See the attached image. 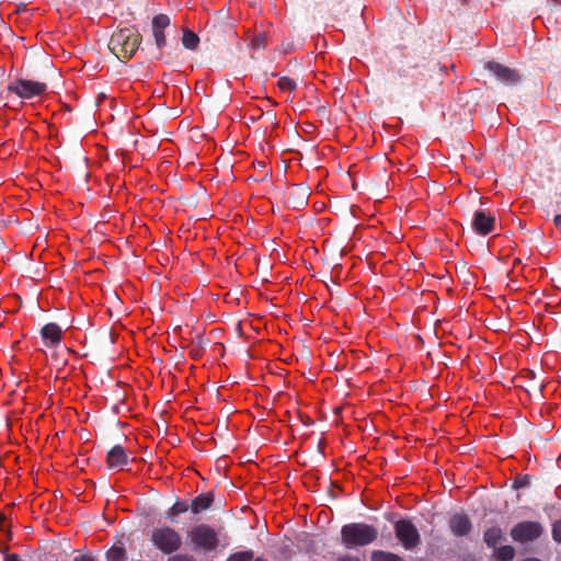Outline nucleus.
I'll use <instances>...</instances> for the list:
<instances>
[{
  "label": "nucleus",
  "mask_w": 561,
  "mask_h": 561,
  "mask_svg": "<svg viewBox=\"0 0 561 561\" xmlns=\"http://www.w3.org/2000/svg\"><path fill=\"white\" fill-rule=\"evenodd\" d=\"M141 43L137 28L124 27L113 33L108 48L122 61L130 59Z\"/></svg>",
  "instance_id": "obj_1"
},
{
  "label": "nucleus",
  "mask_w": 561,
  "mask_h": 561,
  "mask_svg": "<svg viewBox=\"0 0 561 561\" xmlns=\"http://www.w3.org/2000/svg\"><path fill=\"white\" fill-rule=\"evenodd\" d=\"M378 538V529L366 523H350L341 528V542L347 549L364 547Z\"/></svg>",
  "instance_id": "obj_2"
},
{
  "label": "nucleus",
  "mask_w": 561,
  "mask_h": 561,
  "mask_svg": "<svg viewBox=\"0 0 561 561\" xmlns=\"http://www.w3.org/2000/svg\"><path fill=\"white\" fill-rule=\"evenodd\" d=\"M150 541L163 554L170 556L182 547V536L174 528L163 525L151 530Z\"/></svg>",
  "instance_id": "obj_3"
},
{
  "label": "nucleus",
  "mask_w": 561,
  "mask_h": 561,
  "mask_svg": "<svg viewBox=\"0 0 561 561\" xmlns=\"http://www.w3.org/2000/svg\"><path fill=\"white\" fill-rule=\"evenodd\" d=\"M190 538L196 549L204 551L216 550L219 546L217 531L206 524L194 526L190 531Z\"/></svg>",
  "instance_id": "obj_4"
},
{
  "label": "nucleus",
  "mask_w": 561,
  "mask_h": 561,
  "mask_svg": "<svg viewBox=\"0 0 561 561\" xmlns=\"http://www.w3.org/2000/svg\"><path fill=\"white\" fill-rule=\"evenodd\" d=\"M394 533L398 540L407 550L414 549L421 541L419 530L411 520H398L394 524Z\"/></svg>",
  "instance_id": "obj_5"
},
{
  "label": "nucleus",
  "mask_w": 561,
  "mask_h": 561,
  "mask_svg": "<svg viewBox=\"0 0 561 561\" xmlns=\"http://www.w3.org/2000/svg\"><path fill=\"white\" fill-rule=\"evenodd\" d=\"M542 534V526L538 522H520L511 529L513 540L528 542L536 540Z\"/></svg>",
  "instance_id": "obj_6"
},
{
  "label": "nucleus",
  "mask_w": 561,
  "mask_h": 561,
  "mask_svg": "<svg viewBox=\"0 0 561 561\" xmlns=\"http://www.w3.org/2000/svg\"><path fill=\"white\" fill-rule=\"evenodd\" d=\"M47 89L46 83L19 79L9 85V91L15 93L22 99H31L33 96L42 95Z\"/></svg>",
  "instance_id": "obj_7"
},
{
  "label": "nucleus",
  "mask_w": 561,
  "mask_h": 561,
  "mask_svg": "<svg viewBox=\"0 0 561 561\" xmlns=\"http://www.w3.org/2000/svg\"><path fill=\"white\" fill-rule=\"evenodd\" d=\"M484 68L506 85H516L522 80L520 75L515 69L508 68L493 60L485 62Z\"/></svg>",
  "instance_id": "obj_8"
},
{
  "label": "nucleus",
  "mask_w": 561,
  "mask_h": 561,
  "mask_svg": "<svg viewBox=\"0 0 561 561\" xmlns=\"http://www.w3.org/2000/svg\"><path fill=\"white\" fill-rule=\"evenodd\" d=\"M416 66L411 64L410 61H403L402 65L393 73V79L396 80V83L400 87H412L419 84L420 81L423 80V78H420V76L422 75L421 72H412V70H414Z\"/></svg>",
  "instance_id": "obj_9"
},
{
  "label": "nucleus",
  "mask_w": 561,
  "mask_h": 561,
  "mask_svg": "<svg viewBox=\"0 0 561 561\" xmlns=\"http://www.w3.org/2000/svg\"><path fill=\"white\" fill-rule=\"evenodd\" d=\"M472 229L480 236H486L494 230L495 217L485 209H477L471 220Z\"/></svg>",
  "instance_id": "obj_10"
},
{
  "label": "nucleus",
  "mask_w": 561,
  "mask_h": 561,
  "mask_svg": "<svg viewBox=\"0 0 561 561\" xmlns=\"http://www.w3.org/2000/svg\"><path fill=\"white\" fill-rule=\"evenodd\" d=\"M170 25V18L167 14H157L153 16L151 26L156 46L161 50L167 45L164 30Z\"/></svg>",
  "instance_id": "obj_11"
},
{
  "label": "nucleus",
  "mask_w": 561,
  "mask_h": 561,
  "mask_svg": "<svg viewBox=\"0 0 561 561\" xmlns=\"http://www.w3.org/2000/svg\"><path fill=\"white\" fill-rule=\"evenodd\" d=\"M449 528L456 537H463L472 530V523L466 514L456 513L449 518Z\"/></svg>",
  "instance_id": "obj_12"
},
{
  "label": "nucleus",
  "mask_w": 561,
  "mask_h": 561,
  "mask_svg": "<svg viewBox=\"0 0 561 561\" xmlns=\"http://www.w3.org/2000/svg\"><path fill=\"white\" fill-rule=\"evenodd\" d=\"M43 343L47 347L57 346L61 342L62 331L56 323H47L41 330Z\"/></svg>",
  "instance_id": "obj_13"
},
{
  "label": "nucleus",
  "mask_w": 561,
  "mask_h": 561,
  "mask_svg": "<svg viewBox=\"0 0 561 561\" xmlns=\"http://www.w3.org/2000/svg\"><path fill=\"white\" fill-rule=\"evenodd\" d=\"M128 462V456L121 445L113 446L106 456L108 469H122Z\"/></svg>",
  "instance_id": "obj_14"
},
{
  "label": "nucleus",
  "mask_w": 561,
  "mask_h": 561,
  "mask_svg": "<svg viewBox=\"0 0 561 561\" xmlns=\"http://www.w3.org/2000/svg\"><path fill=\"white\" fill-rule=\"evenodd\" d=\"M287 203L294 208L299 209L308 203L307 188L301 185H294L287 193Z\"/></svg>",
  "instance_id": "obj_15"
},
{
  "label": "nucleus",
  "mask_w": 561,
  "mask_h": 561,
  "mask_svg": "<svg viewBox=\"0 0 561 561\" xmlns=\"http://www.w3.org/2000/svg\"><path fill=\"white\" fill-rule=\"evenodd\" d=\"M214 502V493H202L192 500L190 508L194 514H199L208 510Z\"/></svg>",
  "instance_id": "obj_16"
},
{
  "label": "nucleus",
  "mask_w": 561,
  "mask_h": 561,
  "mask_svg": "<svg viewBox=\"0 0 561 561\" xmlns=\"http://www.w3.org/2000/svg\"><path fill=\"white\" fill-rule=\"evenodd\" d=\"M504 539V533L500 527H490L483 534V540L489 548H496Z\"/></svg>",
  "instance_id": "obj_17"
},
{
  "label": "nucleus",
  "mask_w": 561,
  "mask_h": 561,
  "mask_svg": "<svg viewBox=\"0 0 561 561\" xmlns=\"http://www.w3.org/2000/svg\"><path fill=\"white\" fill-rule=\"evenodd\" d=\"M188 510L190 504L186 501L179 500L165 512V518L175 523L176 516L186 513Z\"/></svg>",
  "instance_id": "obj_18"
},
{
  "label": "nucleus",
  "mask_w": 561,
  "mask_h": 561,
  "mask_svg": "<svg viewBox=\"0 0 561 561\" xmlns=\"http://www.w3.org/2000/svg\"><path fill=\"white\" fill-rule=\"evenodd\" d=\"M182 44L186 49L195 50L199 44V37L196 33L188 28L183 30Z\"/></svg>",
  "instance_id": "obj_19"
},
{
  "label": "nucleus",
  "mask_w": 561,
  "mask_h": 561,
  "mask_svg": "<svg viewBox=\"0 0 561 561\" xmlns=\"http://www.w3.org/2000/svg\"><path fill=\"white\" fill-rule=\"evenodd\" d=\"M494 549V557L499 561H512L515 557V549L513 546L506 545Z\"/></svg>",
  "instance_id": "obj_20"
},
{
  "label": "nucleus",
  "mask_w": 561,
  "mask_h": 561,
  "mask_svg": "<svg viewBox=\"0 0 561 561\" xmlns=\"http://www.w3.org/2000/svg\"><path fill=\"white\" fill-rule=\"evenodd\" d=\"M127 552L124 547L113 546L106 552V561H126Z\"/></svg>",
  "instance_id": "obj_21"
},
{
  "label": "nucleus",
  "mask_w": 561,
  "mask_h": 561,
  "mask_svg": "<svg viewBox=\"0 0 561 561\" xmlns=\"http://www.w3.org/2000/svg\"><path fill=\"white\" fill-rule=\"evenodd\" d=\"M371 561H404L398 554L392 552H386L381 550H376L371 553Z\"/></svg>",
  "instance_id": "obj_22"
},
{
  "label": "nucleus",
  "mask_w": 561,
  "mask_h": 561,
  "mask_svg": "<svg viewBox=\"0 0 561 561\" xmlns=\"http://www.w3.org/2000/svg\"><path fill=\"white\" fill-rule=\"evenodd\" d=\"M277 85L283 91H295L297 89V83L294 79L289 77H282L279 78Z\"/></svg>",
  "instance_id": "obj_23"
},
{
  "label": "nucleus",
  "mask_w": 561,
  "mask_h": 561,
  "mask_svg": "<svg viewBox=\"0 0 561 561\" xmlns=\"http://www.w3.org/2000/svg\"><path fill=\"white\" fill-rule=\"evenodd\" d=\"M253 559V551L245 550L232 553L227 561H251Z\"/></svg>",
  "instance_id": "obj_24"
},
{
  "label": "nucleus",
  "mask_w": 561,
  "mask_h": 561,
  "mask_svg": "<svg viewBox=\"0 0 561 561\" xmlns=\"http://www.w3.org/2000/svg\"><path fill=\"white\" fill-rule=\"evenodd\" d=\"M167 561H196V559L188 553H172L168 557Z\"/></svg>",
  "instance_id": "obj_25"
},
{
  "label": "nucleus",
  "mask_w": 561,
  "mask_h": 561,
  "mask_svg": "<svg viewBox=\"0 0 561 561\" xmlns=\"http://www.w3.org/2000/svg\"><path fill=\"white\" fill-rule=\"evenodd\" d=\"M530 484V477L529 476H524L522 478H518L514 481L513 483V488L514 489H522V488H525V486H528Z\"/></svg>",
  "instance_id": "obj_26"
},
{
  "label": "nucleus",
  "mask_w": 561,
  "mask_h": 561,
  "mask_svg": "<svg viewBox=\"0 0 561 561\" xmlns=\"http://www.w3.org/2000/svg\"><path fill=\"white\" fill-rule=\"evenodd\" d=\"M552 537L556 541L561 542V518L552 526Z\"/></svg>",
  "instance_id": "obj_27"
},
{
  "label": "nucleus",
  "mask_w": 561,
  "mask_h": 561,
  "mask_svg": "<svg viewBox=\"0 0 561 561\" xmlns=\"http://www.w3.org/2000/svg\"><path fill=\"white\" fill-rule=\"evenodd\" d=\"M252 46L256 49L265 47V36L257 35L252 39Z\"/></svg>",
  "instance_id": "obj_28"
},
{
  "label": "nucleus",
  "mask_w": 561,
  "mask_h": 561,
  "mask_svg": "<svg viewBox=\"0 0 561 561\" xmlns=\"http://www.w3.org/2000/svg\"><path fill=\"white\" fill-rule=\"evenodd\" d=\"M3 561H23V560L16 553H8V554H5Z\"/></svg>",
  "instance_id": "obj_29"
},
{
  "label": "nucleus",
  "mask_w": 561,
  "mask_h": 561,
  "mask_svg": "<svg viewBox=\"0 0 561 561\" xmlns=\"http://www.w3.org/2000/svg\"><path fill=\"white\" fill-rule=\"evenodd\" d=\"M72 561H94L91 556H77Z\"/></svg>",
  "instance_id": "obj_30"
},
{
  "label": "nucleus",
  "mask_w": 561,
  "mask_h": 561,
  "mask_svg": "<svg viewBox=\"0 0 561 561\" xmlns=\"http://www.w3.org/2000/svg\"><path fill=\"white\" fill-rule=\"evenodd\" d=\"M554 226L561 231V215L557 214L553 216Z\"/></svg>",
  "instance_id": "obj_31"
},
{
  "label": "nucleus",
  "mask_w": 561,
  "mask_h": 561,
  "mask_svg": "<svg viewBox=\"0 0 561 561\" xmlns=\"http://www.w3.org/2000/svg\"><path fill=\"white\" fill-rule=\"evenodd\" d=\"M339 561H360L359 558L353 556H344Z\"/></svg>",
  "instance_id": "obj_32"
},
{
  "label": "nucleus",
  "mask_w": 561,
  "mask_h": 561,
  "mask_svg": "<svg viewBox=\"0 0 561 561\" xmlns=\"http://www.w3.org/2000/svg\"><path fill=\"white\" fill-rule=\"evenodd\" d=\"M207 27L209 28V33L215 32L218 27L216 20H214L211 23H207Z\"/></svg>",
  "instance_id": "obj_33"
},
{
  "label": "nucleus",
  "mask_w": 561,
  "mask_h": 561,
  "mask_svg": "<svg viewBox=\"0 0 561 561\" xmlns=\"http://www.w3.org/2000/svg\"><path fill=\"white\" fill-rule=\"evenodd\" d=\"M190 353H191L192 357L197 358L201 354V351L197 347H193Z\"/></svg>",
  "instance_id": "obj_34"
},
{
  "label": "nucleus",
  "mask_w": 561,
  "mask_h": 561,
  "mask_svg": "<svg viewBox=\"0 0 561 561\" xmlns=\"http://www.w3.org/2000/svg\"><path fill=\"white\" fill-rule=\"evenodd\" d=\"M5 523V516L3 514H0V529L4 528Z\"/></svg>",
  "instance_id": "obj_35"
},
{
  "label": "nucleus",
  "mask_w": 561,
  "mask_h": 561,
  "mask_svg": "<svg viewBox=\"0 0 561 561\" xmlns=\"http://www.w3.org/2000/svg\"><path fill=\"white\" fill-rule=\"evenodd\" d=\"M225 26H227V27L229 28L230 35H233V34H234V33H233V31L231 30V26H230V25L225 24Z\"/></svg>",
  "instance_id": "obj_36"
},
{
  "label": "nucleus",
  "mask_w": 561,
  "mask_h": 561,
  "mask_svg": "<svg viewBox=\"0 0 561 561\" xmlns=\"http://www.w3.org/2000/svg\"><path fill=\"white\" fill-rule=\"evenodd\" d=\"M469 0H462L463 3H467Z\"/></svg>",
  "instance_id": "obj_37"
}]
</instances>
